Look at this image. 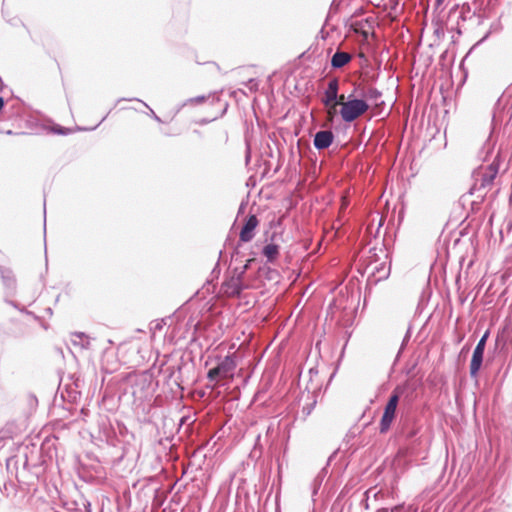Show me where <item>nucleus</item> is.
I'll return each mask as SVG.
<instances>
[{
	"label": "nucleus",
	"instance_id": "1",
	"mask_svg": "<svg viewBox=\"0 0 512 512\" xmlns=\"http://www.w3.org/2000/svg\"><path fill=\"white\" fill-rule=\"evenodd\" d=\"M339 103L336 115H339L345 122H352L358 119L369 108L366 100L351 98V96L346 97L344 94L340 95Z\"/></svg>",
	"mask_w": 512,
	"mask_h": 512
},
{
	"label": "nucleus",
	"instance_id": "2",
	"mask_svg": "<svg viewBox=\"0 0 512 512\" xmlns=\"http://www.w3.org/2000/svg\"><path fill=\"white\" fill-rule=\"evenodd\" d=\"M201 104H206L207 106L211 107L209 111L204 112L201 118V124H207L216 120L225 111V103H223L215 93H210L206 96L190 98L187 100L185 105L196 106Z\"/></svg>",
	"mask_w": 512,
	"mask_h": 512
},
{
	"label": "nucleus",
	"instance_id": "3",
	"mask_svg": "<svg viewBox=\"0 0 512 512\" xmlns=\"http://www.w3.org/2000/svg\"><path fill=\"white\" fill-rule=\"evenodd\" d=\"M338 90L339 81L337 78H333L329 81L322 99L325 107L328 109V116L330 119L336 116V110L340 104V95H338Z\"/></svg>",
	"mask_w": 512,
	"mask_h": 512
},
{
	"label": "nucleus",
	"instance_id": "4",
	"mask_svg": "<svg viewBox=\"0 0 512 512\" xmlns=\"http://www.w3.org/2000/svg\"><path fill=\"white\" fill-rule=\"evenodd\" d=\"M236 367L237 362L234 356L228 355L215 368L209 370L208 379L216 381L228 377L232 378Z\"/></svg>",
	"mask_w": 512,
	"mask_h": 512
},
{
	"label": "nucleus",
	"instance_id": "5",
	"mask_svg": "<svg viewBox=\"0 0 512 512\" xmlns=\"http://www.w3.org/2000/svg\"><path fill=\"white\" fill-rule=\"evenodd\" d=\"M399 401V395L395 392L389 399L385 406L384 413L380 422L381 432H386L391 423L393 422L396 414V409Z\"/></svg>",
	"mask_w": 512,
	"mask_h": 512
},
{
	"label": "nucleus",
	"instance_id": "6",
	"mask_svg": "<svg viewBox=\"0 0 512 512\" xmlns=\"http://www.w3.org/2000/svg\"><path fill=\"white\" fill-rule=\"evenodd\" d=\"M487 337H488V333H485L482 336V338L479 340L477 346L474 349L472 359H471V364H470V374L472 376H476L481 367Z\"/></svg>",
	"mask_w": 512,
	"mask_h": 512
},
{
	"label": "nucleus",
	"instance_id": "7",
	"mask_svg": "<svg viewBox=\"0 0 512 512\" xmlns=\"http://www.w3.org/2000/svg\"><path fill=\"white\" fill-rule=\"evenodd\" d=\"M258 225V220L256 216L252 215L248 218L245 225L243 226L241 233H240V239L243 242H249L254 237V230Z\"/></svg>",
	"mask_w": 512,
	"mask_h": 512
},
{
	"label": "nucleus",
	"instance_id": "8",
	"mask_svg": "<svg viewBox=\"0 0 512 512\" xmlns=\"http://www.w3.org/2000/svg\"><path fill=\"white\" fill-rule=\"evenodd\" d=\"M333 140V135L330 130H320L314 138V145L318 149L327 148Z\"/></svg>",
	"mask_w": 512,
	"mask_h": 512
},
{
	"label": "nucleus",
	"instance_id": "9",
	"mask_svg": "<svg viewBox=\"0 0 512 512\" xmlns=\"http://www.w3.org/2000/svg\"><path fill=\"white\" fill-rule=\"evenodd\" d=\"M352 60V55L348 52L337 51L331 59V66L333 68H342Z\"/></svg>",
	"mask_w": 512,
	"mask_h": 512
},
{
	"label": "nucleus",
	"instance_id": "10",
	"mask_svg": "<svg viewBox=\"0 0 512 512\" xmlns=\"http://www.w3.org/2000/svg\"><path fill=\"white\" fill-rule=\"evenodd\" d=\"M279 253V248L275 244H268L263 249V254L267 258L268 261H273L276 259Z\"/></svg>",
	"mask_w": 512,
	"mask_h": 512
},
{
	"label": "nucleus",
	"instance_id": "11",
	"mask_svg": "<svg viewBox=\"0 0 512 512\" xmlns=\"http://www.w3.org/2000/svg\"><path fill=\"white\" fill-rule=\"evenodd\" d=\"M381 96V93L375 89V88H368L365 93H364V97L367 99V100H373V101H377L378 98Z\"/></svg>",
	"mask_w": 512,
	"mask_h": 512
},
{
	"label": "nucleus",
	"instance_id": "12",
	"mask_svg": "<svg viewBox=\"0 0 512 512\" xmlns=\"http://www.w3.org/2000/svg\"><path fill=\"white\" fill-rule=\"evenodd\" d=\"M400 510H401V508L399 506H396L391 509L383 508V509H380L378 512H400Z\"/></svg>",
	"mask_w": 512,
	"mask_h": 512
},
{
	"label": "nucleus",
	"instance_id": "13",
	"mask_svg": "<svg viewBox=\"0 0 512 512\" xmlns=\"http://www.w3.org/2000/svg\"><path fill=\"white\" fill-rule=\"evenodd\" d=\"M445 0H435L437 6H441Z\"/></svg>",
	"mask_w": 512,
	"mask_h": 512
},
{
	"label": "nucleus",
	"instance_id": "14",
	"mask_svg": "<svg viewBox=\"0 0 512 512\" xmlns=\"http://www.w3.org/2000/svg\"><path fill=\"white\" fill-rule=\"evenodd\" d=\"M3 106H4V100L2 97H0V111L2 110Z\"/></svg>",
	"mask_w": 512,
	"mask_h": 512
},
{
	"label": "nucleus",
	"instance_id": "15",
	"mask_svg": "<svg viewBox=\"0 0 512 512\" xmlns=\"http://www.w3.org/2000/svg\"><path fill=\"white\" fill-rule=\"evenodd\" d=\"M56 132L60 133V134H65V130H62V129H59V130H55Z\"/></svg>",
	"mask_w": 512,
	"mask_h": 512
},
{
	"label": "nucleus",
	"instance_id": "16",
	"mask_svg": "<svg viewBox=\"0 0 512 512\" xmlns=\"http://www.w3.org/2000/svg\"><path fill=\"white\" fill-rule=\"evenodd\" d=\"M240 289L239 288H236L233 293H239Z\"/></svg>",
	"mask_w": 512,
	"mask_h": 512
}]
</instances>
